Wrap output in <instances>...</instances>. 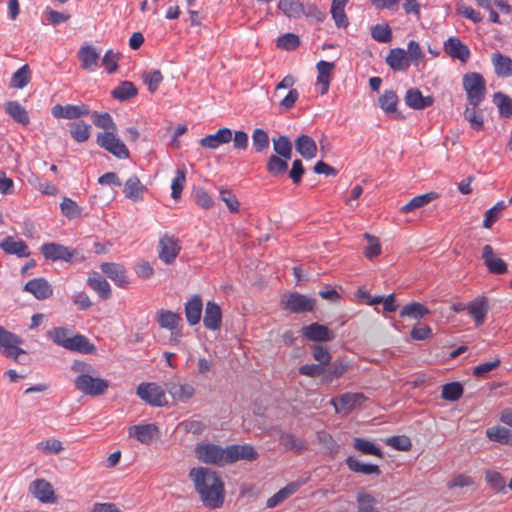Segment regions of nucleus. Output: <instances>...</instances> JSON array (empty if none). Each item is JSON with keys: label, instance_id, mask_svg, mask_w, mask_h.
Masks as SVG:
<instances>
[{"label": "nucleus", "instance_id": "f257e3e1", "mask_svg": "<svg viewBox=\"0 0 512 512\" xmlns=\"http://www.w3.org/2000/svg\"><path fill=\"white\" fill-rule=\"evenodd\" d=\"M199 461L217 466L234 463L238 460L253 461L258 453L250 445H229L225 448L215 444H200L195 448Z\"/></svg>", "mask_w": 512, "mask_h": 512}, {"label": "nucleus", "instance_id": "f03ea898", "mask_svg": "<svg viewBox=\"0 0 512 512\" xmlns=\"http://www.w3.org/2000/svg\"><path fill=\"white\" fill-rule=\"evenodd\" d=\"M189 477L205 507L215 509L223 505L224 484L215 471L206 467H197L190 470Z\"/></svg>", "mask_w": 512, "mask_h": 512}, {"label": "nucleus", "instance_id": "7ed1b4c3", "mask_svg": "<svg viewBox=\"0 0 512 512\" xmlns=\"http://www.w3.org/2000/svg\"><path fill=\"white\" fill-rule=\"evenodd\" d=\"M71 370L77 374L74 379L75 388L84 395L102 396L110 387L108 380L96 376L97 371L90 363L75 360L71 365Z\"/></svg>", "mask_w": 512, "mask_h": 512}, {"label": "nucleus", "instance_id": "20e7f679", "mask_svg": "<svg viewBox=\"0 0 512 512\" xmlns=\"http://www.w3.org/2000/svg\"><path fill=\"white\" fill-rule=\"evenodd\" d=\"M47 336L53 343L69 351L83 354L96 352V347L90 343L87 337L80 334L74 335L70 329L65 327H55L47 332Z\"/></svg>", "mask_w": 512, "mask_h": 512}, {"label": "nucleus", "instance_id": "39448f33", "mask_svg": "<svg viewBox=\"0 0 512 512\" xmlns=\"http://www.w3.org/2000/svg\"><path fill=\"white\" fill-rule=\"evenodd\" d=\"M463 88L470 106H479L486 94V81L477 72L466 73L463 76Z\"/></svg>", "mask_w": 512, "mask_h": 512}, {"label": "nucleus", "instance_id": "423d86ee", "mask_svg": "<svg viewBox=\"0 0 512 512\" xmlns=\"http://www.w3.org/2000/svg\"><path fill=\"white\" fill-rule=\"evenodd\" d=\"M22 343L23 339L20 336L0 326V349L3 356L19 362V357L26 354L20 347Z\"/></svg>", "mask_w": 512, "mask_h": 512}, {"label": "nucleus", "instance_id": "0eeeda50", "mask_svg": "<svg viewBox=\"0 0 512 512\" xmlns=\"http://www.w3.org/2000/svg\"><path fill=\"white\" fill-rule=\"evenodd\" d=\"M97 144L119 159L129 157V150L126 145L117 137L116 131L101 132L96 137Z\"/></svg>", "mask_w": 512, "mask_h": 512}, {"label": "nucleus", "instance_id": "6e6552de", "mask_svg": "<svg viewBox=\"0 0 512 512\" xmlns=\"http://www.w3.org/2000/svg\"><path fill=\"white\" fill-rule=\"evenodd\" d=\"M136 394L141 400L151 406L162 407L167 404L164 390L153 382L139 384Z\"/></svg>", "mask_w": 512, "mask_h": 512}, {"label": "nucleus", "instance_id": "1a4fd4ad", "mask_svg": "<svg viewBox=\"0 0 512 512\" xmlns=\"http://www.w3.org/2000/svg\"><path fill=\"white\" fill-rule=\"evenodd\" d=\"M281 304L285 310L292 313H303L311 312L314 309L315 300L295 292L285 295Z\"/></svg>", "mask_w": 512, "mask_h": 512}, {"label": "nucleus", "instance_id": "9d476101", "mask_svg": "<svg viewBox=\"0 0 512 512\" xmlns=\"http://www.w3.org/2000/svg\"><path fill=\"white\" fill-rule=\"evenodd\" d=\"M28 490L29 493L41 503L53 504L57 501V496L52 484L43 478L33 480L29 484Z\"/></svg>", "mask_w": 512, "mask_h": 512}, {"label": "nucleus", "instance_id": "9b49d317", "mask_svg": "<svg viewBox=\"0 0 512 512\" xmlns=\"http://www.w3.org/2000/svg\"><path fill=\"white\" fill-rule=\"evenodd\" d=\"M365 401V396L362 393L347 392L338 398H333L330 404L333 405L337 413L348 414L355 408L360 407Z\"/></svg>", "mask_w": 512, "mask_h": 512}, {"label": "nucleus", "instance_id": "f8f14e48", "mask_svg": "<svg viewBox=\"0 0 512 512\" xmlns=\"http://www.w3.org/2000/svg\"><path fill=\"white\" fill-rule=\"evenodd\" d=\"M91 111L86 104L79 105H60L57 104L52 108V115L55 118H63V119H78L84 116L90 115Z\"/></svg>", "mask_w": 512, "mask_h": 512}, {"label": "nucleus", "instance_id": "ddd939ff", "mask_svg": "<svg viewBox=\"0 0 512 512\" xmlns=\"http://www.w3.org/2000/svg\"><path fill=\"white\" fill-rule=\"evenodd\" d=\"M160 434L159 428L155 424H138L129 427V437L135 438L138 442L149 445Z\"/></svg>", "mask_w": 512, "mask_h": 512}, {"label": "nucleus", "instance_id": "4468645a", "mask_svg": "<svg viewBox=\"0 0 512 512\" xmlns=\"http://www.w3.org/2000/svg\"><path fill=\"white\" fill-rule=\"evenodd\" d=\"M77 56L83 70L93 71L97 68L100 60V49L93 45L85 44L80 47Z\"/></svg>", "mask_w": 512, "mask_h": 512}, {"label": "nucleus", "instance_id": "2eb2a0df", "mask_svg": "<svg viewBox=\"0 0 512 512\" xmlns=\"http://www.w3.org/2000/svg\"><path fill=\"white\" fill-rule=\"evenodd\" d=\"M302 336L314 342H328L335 338V334L328 327L319 323H312L301 329Z\"/></svg>", "mask_w": 512, "mask_h": 512}, {"label": "nucleus", "instance_id": "dca6fc26", "mask_svg": "<svg viewBox=\"0 0 512 512\" xmlns=\"http://www.w3.org/2000/svg\"><path fill=\"white\" fill-rule=\"evenodd\" d=\"M23 290L32 294L37 300H46L53 295L52 285L43 277L29 280Z\"/></svg>", "mask_w": 512, "mask_h": 512}, {"label": "nucleus", "instance_id": "f3484780", "mask_svg": "<svg viewBox=\"0 0 512 512\" xmlns=\"http://www.w3.org/2000/svg\"><path fill=\"white\" fill-rule=\"evenodd\" d=\"M180 251L177 239L173 236L165 235L159 242V258L166 264L175 261Z\"/></svg>", "mask_w": 512, "mask_h": 512}, {"label": "nucleus", "instance_id": "a211bd4d", "mask_svg": "<svg viewBox=\"0 0 512 512\" xmlns=\"http://www.w3.org/2000/svg\"><path fill=\"white\" fill-rule=\"evenodd\" d=\"M398 101V96L393 90H385L378 99L380 108L388 116L396 120H403L404 116L397 109Z\"/></svg>", "mask_w": 512, "mask_h": 512}, {"label": "nucleus", "instance_id": "6ab92c4d", "mask_svg": "<svg viewBox=\"0 0 512 512\" xmlns=\"http://www.w3.org/2000/svg\"><path fill=\"white\" fill-rule=\"evenodd\" d=\"M445 53L453 59L466 63L470 58V49L457 37H450L444 42Z\"/></svg>", "mask_w": 512, "mask_h": 512}, {"label": "nucleus", "instance_id": "aec40b11", "mask_svg": "<svg viewBox=\"0 0 512 512\" xmlns=\"http://www.w3.org/2000/svg\"><path fill=\"white\" fill-rule=\"evenodd\" d=\"M489 311L488 299L486 297H478L467 304V312L473 318L475 325L484 324Z\"/></svg>", "mask_w": 512, "mask_h": 512}, {"label": "nucleus", "instance_id": "412c9836", "mask_svg": "<svg viewBox=\"0 0 512 512\" xmlns=\"http://www.w3.org/2000/svg\"><path fill=\"white\" fill-rule=\"evenodd\" d=\"M41 252L46 259L52 261L63 260L69 262L73 257V252L67 247L54 242L43 244Z\"/></svg>", "mask_w": 512, "mask_h": 512}, {"label": "nucleus", "instance_id": "4be33fe9", "mask_svg": "<svg viewBox=\"0 0 512 512\" xmlns=\"http://www.w3.org/2000/svg\"><path fill=\"white\" fill-rule=\"evenodd\" d=\"M232 140V130L229 128H220L214 134L206 135L200 139V145L207 149H217L223 144Z\"/></svg>", "mask_w": 512, "mask_h": 512}, {"label": "nucleus", "instance_id": "5701e85b", "mask_svg": "<svg viewBox=\"0 0 512 512\" xmlns=\"http://www.w3.org/2000/svg\"><path fill=\"white\" fill-rule=\"evenodd\" d=\"M404 100L406 105L414 110H423L432 106L434 103V98L432 96H423L422 92L418 88L408 89Z\"/></svg>", "mask_w": 512, "mask_h": 512}, {"label": "nucleus", "instance_id": "b1692460", "mask_svg": "<svg viewBox=\"0 0 512 512\" xmlns=\"http://www.w3.org/2000/svg\"><path fill=\"white\" fill-rule=\"evenodd\" d=\"M203 323L208 330L212 331L218 330L221 327L222 310L214 301H208L206 303Z\"/></svg>", "mask_w": 512, "mask_h": 512}, {"label": "nucleus", "instance_id": "393cba45", "mask_svg": "<svg viewBox=\"0 0 512 512\" xmlns=\"http://www.w3.org/2000/svg\"><path fill=\"white\" fill-rule=\"evenodd\" d=\"M482 259L489 272L494 274H504L507 271V264L504 260L494 254L491 245H485L482 249Z\"/></svg>", "mask_w": 512, "mask_h": 512}, {"label": "nucleus", "instance_id": "a878e982", "mask_svg": "<svg viewBox=\"0 0 512 512\" xmlns=\"http://www.w3.org/2000/svg\"><path fill=\"white\" fill-rule=\"evenodd\" d=\"M386 64L393 71H406L410 67L407 52L402 48H393L386 56Z\"/></svg>", "mask_w": 512, "mask_h": 512}, {"label": "nucleus", "instance_id": "bb28decb", "mask_svg": "<svg viewBox=\"0 0 512 512\" xmlns=\"http://www.w3.org/2000/svg\"><path fill=\"white\" fill-rule=\"evenodd\" d=\"M101 271L110 278L117 286L125 287L128 284L125 269L117 263H102Z\"/></svg>", "mask_w": 512, "mask_h": 512}, {"label": "nucleus", "instance_id": "cd10ccee", "mask_svg": "<svg viewBox=\"0 0 512 512\" xmlns=\"http://www.w3.org/2000/svg\"><path fill=\"white\" fill-rule=\"evenodd\" d=\"M202 310H203V303H202V299L199 295H193L185 303L186 320L191 326H194L200 322Z\"/></svg>", "mask_w": 512, "mask_h": 512}, {"label": "nucleus", "instance_id": "c85d7f7f", "mask_svg": "<svg viewBox=\"0 0 512 512\" xmlns=\"http://www.w3.org/2000/svg\"><path fill=\"white\" fill-rule=\"evenodd\" d=\"M0 248L5 253L17 255L18 257H28L30 255L27 244L23 240H16L11 236L4 238L0 242Z\"/></svg>", "mask_w": 512, "mask_h": 512}, {"label": "nucleus", "instance_id": "c756f323", "mask_svg": "<svg viewBox=\"0 0 512 512\" xmlns=\"http://www.w3.org/2000/svg\"><path fill=\"white\" fill-rule=\"evenodd\" d=\"M296 151L307 160L313 159L317 155L316 142L308 135L301 134L295 139Z\"/></svg>", "mask_w": 512, "mask_h": 512}, {"label": "nucleus", "instance_id": "7c9ffc66", "mask_svg": "<svg viewBox=\"0 0 512 512\" xmlns=\"http://www.w3.org/2000/svg\"><path fill=\"white\" fill-rule=\"evenodd\" d=\"M335 68V64L333 62H327L321 60L317 63V84L321 86V94L324 95L327 93L331 83V73Z\"/></svg>", "mask_w": 512, "mask_h": 512}, {"label": "nucleus", "instance_id": "2f4dec72", "mask_svg": "<svg viewBox=\"0 0 512 512\" xmlns=\"http://www.w3.org/2000/svg\"><path fill=\"white\" fill-rule=\"evenodd\" d=\"M155 319L161 328L168 330H175L182 323V318L178 313L165 309L158 310Z\"/></svg>", "mask_w": 512, "mask_h": 512}, {"label": "nucleus", "instance_id": "473e14b6", "mask_svg": "<svg viewBox=\"0 0 512 512\" xmlns=\"http://www.w3.org/2000/svg\"><path fill=\"white\" fill-rule=\"evenodd\" d=\"M146 187L141 183L137 176H131L124 184L123 193L126 198L137 202L143 199Z\"/></svg>", "mask_w": 512, "mask_h": 512}, {"label": "nucleus", "instance_id": "72a5a7b5", "mask_svg": "<svg viewBox=\"0 0 512 512\" xmlns=\"http://www.w3.org/2000/svg\"><path fill=\"white\" fill-rule=\"evenodd\" d=\"M302 481H295L288 483L285 487L276 492L273 496H271L266 503L268 508H274L278 506L280 503L285 501L291 495L296 493L298 489L302 486Z\"/></svg>", "mask_w": 512, "mask_h": 512}, {"label": "nucleus", "instance_id": "f704fd0d", "mask_svg": "<svg viewBox=\"0 0 512 512\" xmlns=\"http://www.w3.org/2000/svg\"><path fill=\"white\" fill-rule=\"evenodd\" d=\"M167 391L178 402H186L195 394V389L190 384L170 383L167 385Z\"/></svg>", "mask_w": 512, "mask_h": 512}, {"label": "nucleus", "instance_id": "c9c22d12", "mask_svg": "<svg viewBox=\"0 0 512 512\" xmlns=\"http://www.w3.org/2000/svg\"><path fill=\"white\" fill-rule=\"evenodd\" d=\"M87 283L89 287L95 291L101 299H108L111 296L110 284L98 273L94 272L89 276Z\"/></svg>", "mask_w": 512, "mask_h": 512}, {"label": "nucleus", "instance_id": "e433bc0d", "mask_svg": "<svg viewBox=\"0 0 512 512\" xmlns=\"http://www.w3.org/2000/svg\"><path fill=\"white\" fill-rule=\"evenodd\" d=\"M492 64L497 76L510 77L512 76V59L499 52L492 55Z\"/></svg>", "mask_w": 512, "mask_h": 512}, {"label": "nucleus", "instance_id": "4c0bfd02", "mask_svg": "<svg viewBox=\"0 0 512 512\" xmlns=\"http://www.w3.org/2000/svg\"><path fill=\"white\" fill-rule=\"evenodd\" d=\"M486 436L490 441L512 446V431L503 426L496 425L488 428Z\"/></svg>", "mask_w": 512, "mask_h": 512}, {"label": "nucleus", "instance_id": "58836bf2", "mask_svg": "<svg viewBox=\"0 0 512 512\" xmlns=\"http://www.w3.org/2000/svg\"><path fill=\"white\" fill-rule=\"evenodd\" d=\"M345 464L354 473H360L364 475L375 474L379 476L381 474V470L378 465L375 464H364L360 462L356 457L349 456L345 460Z\"/></svg>", "mask_w": 512, "mask_h": 512}, {"label": "nucleus", "instance_id": "ea45409f", "mask_svg": "<svg viewBox=\"0 0 512 512\" xmlns=\"http://www.w3.org/2000/svg\"><path fill=\"white\" fill-rule=\"evenodd\" d=\"M438 197V194L435 192H429L422 195L415 196L412 198L407 204L401 207L400 211L402 213H410L419 208H422L435 200Z\"/></svg>", "mask_w": 512, "mask_h": 512}, {"label": "nucleus", "instance_id": "a19ab883", "mask_svg": "<svg viewBox=\"0 0 512 512\" xmlns=\"http://www.w3.org/2000/svg\"><path fill=\"white\" fill-rule=\"evenodd\" d=\"M138 93L136 86L131 81H123L111 92L113 98L119 101H127Z\"/></svg>", "mask_w": 512, "mask_h": 512}, {"label": "nucleus", "instance_id": "79ce46f5", "mask_svg": "<svg viewBox=\"0 0 512 512\" xmlns=\"http://www.w3.org/2000/svg\"><path fill=\"white\" fill-rule=\"evenodd\" d=\"M428 314H430V310L419 302L409 303L400 311V317H408L414 320H420Z\"/></svg>", "mask_w": 512, "mask_h": 512}, {"label": "nucleus", "instance_id": "37998d69", "mask_svg": "<svg viewBox=\"0 0 512 512\" xmlns=\"http://www.w3.org/2000/svg\"><path fill=\"white\" fill-rule=\"evenodd\" d=\"M278 8L289 18H300L305 14L303 4L296 0H279Z\"/></svg>", "mask_w": 512, "mask_h": 512}, {"label": "nucleus", "instance_id": "c03bdc74", "mask_svg": "<svg viewBox=\"0 0 512 512\" xmlns=\"http://www.w3.org/2000/svg\"><path fill=\"white\" fill-rule=\"evenodd\" d=\"M358 512H381L376 508V498L368 492L359 491L356 496Z\"/></svg>", "mask_w": 512, "mask_h": 512}, {"label": "nucleus", "instance_id": "a18cd8bd", "mask_svg": "<svg viewBox=\"0 0 512 512\" xmlns=\"http://www.w3.org/2000/svg\"><path fill=\"white\" fill-rule=\"evenodd\" d=\"M353 447L365 455H374L379 458H383V453L380 450L379 447H377L373 442L364 439L356 437L353 439Z\"/></svg>", "mask_w": 512, "mask_h": 512}, {"label": "nucleus", "instance_id": "49530a36", "mask_svg": "<svg viewBox=\"0 0 512 512\" xmlns=\"http://www.w3.org/2000/svg\"><path fill=\"white\" fill-rule=\"evenodd\" d=\"M6 112L20 124L27 125L30 121L28 112L17 101L8 102Z\"/></svg>", "mask_w": 512, "mask_h": 512}, {"label": "nucleus", "instance_id": "de8ad7c7", "mask_svg": "<svg viewBox=\"0 0 512 512\" xmlns=\"http://www.w3.org/2000/svg\"><path fill=\"white\" fill-rule=\"evenodd\" d=\"M70 135L76 142L83 143L91 135V126L83 121L74 122L71 124Z\"/></svg>", "mask_w": 512, "mask_h": 512}, {"label": "nucleus", "instance_id": "09e8293b", "mask_svg": "<svg viewBox=\"0 0 512 512\" xmlns=\"http://www.w3.org/2000/svg\"><path fill=\"white\" fill-rule=\"evenodd\" d=\"M273 149L277 156L290 160L292 157V144L287 136L273 139Z\"/></svg>", "mask_w": 512, "mask_h": 512}, {"label": "nucleus", "instance_id": "8fccbe9b", "mask_svg": "<svg viewBox=\"0 0 512 512\" xmlns=\"http://www.w3.org/2000/svg\"><path fill=\"white\" fill-rule=\"evenodd\" d=\"M91 115L93 124L96 127L103 129L104 132L117 131V126L109 113L93 112Z\"/></svg>", "mask_w": 512, "mask_h": 512}, {"label": "nucleus", "instance_id": "3c124183", "mask_svg": "<svg viewBox=\"0 0 512 512\" xmlns=\"http://www.w3.org/2000/svg\"><path fill=\"white\" fill-rule=\"evenodd\" d=\"M478 106L466 107L464 111V118L469 122L470 127L475 131L483 129L484 120L482 113L477 110Z\"/></svg>", "mask_w": 512, "mask_h": 512}, {"label": "nucleus", "instance_id": "603ef678", "mask_svg": "<svg viewBox=\"0 0 512 512\" xmlns=\"http://www.w3.org/2000/svg\"><path fill=\"white\" fill-rule=\"evenodd\" d=\"M463 386L459 382H451L442 386L441 397L446 401L455 402L461 398Z\"/></svg>", "mask_w": 512, "mask_h": 512}, {"label": "nucleus", "instance_id": "864d4df0", "mask_svg": "<svg viewBox=\"0 0 512 512\" xmlns=\"http://www.w3.org/2000/svg\"><path fill=\"white\" fill-rule=\"evenodd\" d=\"M280 443L288 450H292L294 451L295 453H302L305 449H306V446H305V443L296 438L293 434H290V433H282L280 435Z\"/></svg>", "mask_w": 512, "mask_h": 512}, {"label": "nucleus", "instance_id": "5fc2aeb1", "mask_svg": "<svg viewBox=\"0 0 512 512\" xmlns=\"http://www.w3.org/2000/svg\"><path fill=\"white\" fill-rule=\"evenodd\" d=\"M371 37L379 43H390L393 39L392 30L387 24H376L371 27Z\"/></svg>", "mask_w": 512, "mask_h": 512}, {"label": "nucleus", "instance_id": "6e6d98bb", "mask_svg": "<svg viewBox=\"0 0 512 512\" xmlns=\"http://www.w3.org/2000/svg\"><path fill=\"white\" fill-rule=\"evenodd\" d=\"M30 78L29 66L25 64L12 75L10 86L22 89L30 82Z\"/></svg>", "mask_w": 512, "mask_h": 512}, {"label": "nucleus", "instance_id": "4d7b16f0", "mask_svg": "<svg viewBox=\"0 0 512 512\" xmlns=\"http://www.w3.org/2000/svg\"><path fill=\"white\" fill-rule=\"evenodd\" d=\"M494 103L497 105L501 116L512 117V99L509 96L497 92L494 94Z\"/></svg>", "mask_w": 512, "mask_h": 512}, {"label": "nucleus", "instance_id": "13d9d810", "mask_svg": "<svg viewBox=\"0 0 512 512\" xmlns=\"http://www.w3.org/2000/svg\"><path fill=\"white\" fill-rule=\"evenodd\" d=\"M269 136L266 131L261 128H257L252 134V144L256 152L262 153L269 148Z\"/></svg>", "mask_w": 512, "mask_h": 512}, {"label": "nucleus", "instance_id": "bf43d9fd", "mask_svg": "<svg viewBox=\"0 0 512 512\" xmlns=\"http://www.w3.org/2000/svg\"><path fill=\"white\" fill-rule=\"evenodd\" d=\"M505 208L506 204L503 201H499L492 208L488 209L484 215L483 227L487 229L491 228L492 225L500 218V215Z\"/></svg>", "mask_w": 512, "mask_h": 512}, {"label": "nucleus", "instance_id": "052dcab7", "mask_svg": "<svg viewBox=\"0 0 512 512\" xmlns=\"http://www.w3.org/2000/svg\"><path fill=\"white\" fill-rule=\"evenodd\" d=\"M348 370V365L343 362H335L330 369L325 368L322 383L328 384L340 378Z\"/></svg>", "mask_w": 512, "mask_h": 512}, {"label": "nucleus", "instance_id": "680f3d73", "mask_svg": "<svg viewBox=\"0 0 512 512\" xmlns=\"http://www.w3.org/2000/svg\"><path fill=\"white\" fill-rule=\"evenodd\" d=\"M288 160L277 155H271L267 162V171L272 176H279L283 174L288 168Z\"/></svg>", "mask_w": 512, "mask_h": 512}, {"label": "nucleus", "instance_id": "e2e57ef3", "mask_svg": "<svg viewBox=\"0 0 512 512\" xmlns=\"http://www.w3.org/2000/svg\"><path fill=\"white\" fill-rule=\"evenodd\" d=\"M60 209L64 216L69 219H75L82 213L81 207L72 199L64 197L60 203Z\"/></svg>", "mask_w": 512, "mask_h": 512}, {"label": "nucleus", "instance_id": "0e129e2a", "mask_svg": "<svg viewBox=\"0 0 512 512\" xmlns=\"http://www.w3.org/2000/svg\"><path fill=\"white\" fill-rule=\"evenodd\" d=\"M120 58L121 54L119 52L109 49L105 52L102 58V66L109 74L115 73L118 70V62Z\"/></svg>", "mask_w": 512, "mask_h": 512}, {"label": "nucleus", "instance_id": "69168bd1", "mask_svg": "<svg viewBox=\"0 0 512 512\" xmlns=\"http://www.w3.org/2000/svg\"><path fill=\"white\" fill-rule=\"evenodd\" d=\"M36 448L45 455L58 454L64 449L62 442L54 438L37 443Z\"/></svg>", "mask_w": 512, "mask_h": 512}, {"label": "nucleus", "instance_id": "338daca9", "mask_svg": "<svg viewBox=\"0 0 512 512\" xmlns=\"http://www.w3.org/2000/svg\"><path fill=\"white\" fill-rule=\"evenodd\" d=\"M185 181H186L185 169L184 168L178 169L176 171V175L173 178L172 183H171V189H172L171 196L174 200H178L180 198L181 193L184 188Z\"/></svg>", "mask_w": 512, "mask_h": 512}, {"label": "nucleus", "instance_id": "774afa93", "mask_svg": "<svg viewBox=\"0 0 512 512\" xmlns=\"http://www.w3.org/2000/svg\"><path fill=\"white\" fill-rule=\"evenodd\" d=\"M142 79L144 83L147 84L149 91L154 93L162 82L163 76L160 70H152L144 72L142 74Z\"/></svg>", "mask_w": 512, "mask_h": 512}]
</instances>
